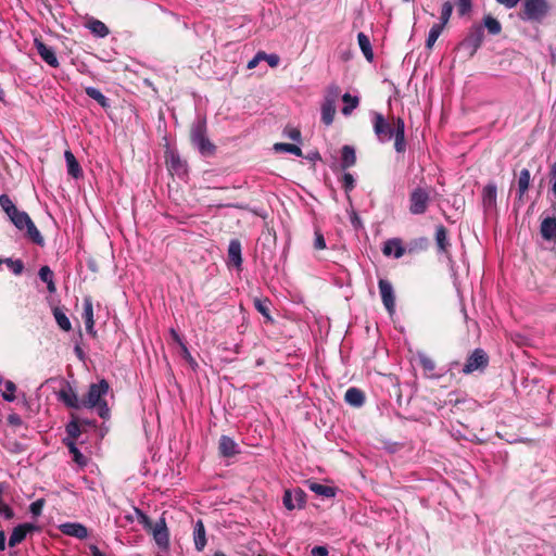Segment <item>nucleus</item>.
Listing matches in <instances>:
<instances>
[{
    "label": "nucleus",
    "instance_id": "4be33fe9",
    "mask_svg": "<svg viewBox=\"0 0 556 556\" xmlns=\"http://www.w3.org/2000/svg\"><path fill=\"white\" fill-rule=\"evenodd\" d=\"M193 541L195 549L202 552L206 546L205 527L201 519H199L193 529Z\"/></svg>",
    "mask_w": 556,
    "mask_h": 556
},
{
    "label": "nucleus",
    "instance_id": "f704fd0d",
    "mask_svg": "<svg viewBox=\"0 0 556 556\" xmlns=\"http://www.w3.org/2000/svg\"><path fill=\"white\" fill-rule=\"evenodd\" d=\"M336 104L323 102L321 104V122L329 126L333 123L336 116Z\"/></svg>",
    "mask_w": 556,
    "mask_h": 556
},
{
    "label": "nucleus",
    "instance_id": "9d476101",
    "mask_svg": "<svg viewBox=\"0 0 556 556\" xmlns=\"http://www.w3.org/2000/svg\"><path fill=\"white\" fill-rule=\"evenodd\" d=\"M282 503L288 510H293L295 507L301 508L305 504V493L299 488L293 491L286 490Z\"/></svg>",
    "mask_w": 556,
    "mask_h": 556
},
{
    "label": "nucleus",
    "instance_id": "4c0bfd02",
    "mask_svg": "<svg viewBox=\"0 0 556 556\" xmlns=\"http://www.w3.org/2000/svg\"><path fill=\"white\" fill-rule=\"evenodd\" d=\"M53 316L55 318V321L58 324V326L64 330V331H70L72 329V324L68 319V317L66 316V314L59 307H55L53 309Z\"/></svg>",
    "mask_w": 556,
    "mask_h": 556
},
{
    "label": "nucleus",
    "instance_id": "79ce46f5",
    "mask_svg": "<svg viewBox=\"0 0 556 556\" xmlns=\"http://www.w3.org/2000/svg\"><path fill=\"white\" fill-rule=\"evenodd\" d=\"M341 94V88L337 84H331L327 87L323 102L336 104Z\"/></svg>",
    "mask_w": 556,
    "mask_h": 556
},
{
    "label": "nucleus",
    "instance_id": "f8f14e48",
    "mask_svg": "<svg viewBox=\"0 0 556 556\" xmlns=\"http://www.w3.org/2000/svg\"><path fill=\"white\" fill-rule=\"evenodd\" d=\"M36 530H38V528L35 525L28 522L16 526L10 535L9 546L14 547L18 545L26 539L28 533H31Z\"/></svg>",
    "mask_w": 556,
    "mask_h": 556
},
{
    "label": "nucleus",
    "instance_id": "052dcab7",
    "mask_svg": "<svg viewBox=\"0 0 556 556\" xmlns=\"http://www.w3.org/2000/svg\"><path fill=\"white\" fill-rule=\"evenodd\" d=\"M285 132L290 139L294 141L301 140V131L296 128H286Z\"/></svg>",
    "mask_w": 556,
    "mask_h": 556
},
{
    "label": "nucleus",
    "instance_id": "4468645a",
    "mask_svg": "<svg viewBox=\"0 0 556 556\" xmlns=\"http://www.w3.org/2000/svg\"><path fill=\"white\" fill-rule=\"evenodd\" d=\"M382 253L386 256L394 255L395 258H401L406 254V248L400 238H392L383 243Z\"/></svg>",
    "mask_w": 556,
    "mask_h": 556
},
{
    "label": "nucleus",
    "instance_id": "69168bd1",
    "mask_svg": "<svg viewBox=\"0 0 556 556\" xmlns=\"http://www.w3.org/2000/svg\"><path fill=\"white\" fill-rule=\"evenodd\" d=\"M74 352L80 361H85V352L79 344L75 345Z\"/></svg>",
    "mask_w": 556,
    "mask_h": 556
},
{
    "label": "nucleus",
    "instance_id": "0e129e2a",
    "mask_svg": "<svg viewBox=\"0 0 556 556\" xmlns=\"http://www.w3.org/2000/svg\"><path fill=\"white\" fill-rule=\"evenodd\" d=\"M498 3L505 5L508 9L515 8L520 0H496Z\"/></svg>",
    "mask_w": 556,
    "mask_h": 556
},
{
    "label": "nucleus",
    "instance_id": "de8ad7c7",
    "mask_svg": "<svg viewBox=\"0 0 556 556\" xmlns=\"http://www.w3.org/2000/svg\"><path fill=\"white\" fill-rule=\"evenodd\" d=\"M4 492V483L0 482V515L5 519L10 520L14 518L13 509L2 501V494Z\"/></svg>",
    "mask_w": 556,
    "mask_h": 556
},
{
    "label": "nucleus",
    "instance_id": "a19ab883",
    "mask_svg": "<svg viewBox=\"0 0 556 556\" xmlns=\"http://www.w3.org/2000/svg\"><path fill=\"white\" fill-rule=\"evenodd\" d=\"M444 27H443V24H433L429 30V34H428V38L426 40V47L428 49H432V47L434 46L435 41L438 40V38L440 37V35L442 34Z\"/></svg>",
    "mask_w": 556,
    "mask_h": 556
},
{
    "label": "nucleus",
    "instance_id": "f257e3e1",
    "mask_svg": "<svg viewBox=\"0 0 556 556\" xmlns=\"http://www.w3.org/2000/svg\"><path fill=\"white\" fill-rule=\"evenodd\" d=\"M372 130L380 143L394 141V149L397 153H404L407 148L405 137V123L400 116L387 118L382 113L372 112Z\"/></svg>",
    "mask_w": 556,
    "mask_h": 556
},
{
    "label": "nucleus",
    "instance_id": "6e6d98bb",
    "mask_svg": "<svg viewBox=\"0 0 556 556\" xmlns=\"http://www.w3.org/2000/svg\"><path fill=\"white\" fill-rule=\"evenodd\" d=\"M456 7H457V13L460 16H465L471 11L472 2H471V0H457Z\"/></svg>",
    "mask_w": 556,
    "mask_h": 556
},
{
    "label": "nucleus",
    "instance_id": "7ed1b4c3",
    "mask_svg": "<svg viewBox=\"0 0 556 556\" xmlns=\"http://www.w3.org/2000/svg\"><path fill=\"white\" fill-rule=\"evenodd\" d=\"M189 140L202 156L211 157L215 155L216 146L207 137L206 123L204 121H199L192 125Z\"/></svg>",
    "mask_w": 556,
    "mask_h": 556
},
{
    "label": "nucleus",
    "instance_id": "8fccbe9b",
    "mask_svg": "<svg viewBox=\"0 0 556 556\" xmlns=\"http://www.w3.org/2000/svg\"><path fill=\"white\" fill-rule=\"evenodd\" d=\"M452 12H453L452 2L445 1L441 8V15H440L439 24H443V27H445V25L448 23V21L451 18Z\"/></svg>",
    "mask_w": 556,
    "mask_h": 556
},
{
    "label": "nucleus",
    "instance_id": "dca6fc26",
    "mask_svg": "<svg viewBox=\"0 0 556 556\" xmlns=\"http://www.w3.org/2000/svg\"><path fill=\"white\" fill-rule=\"evenodd\" d=\"M241 251H242V247H241L240 240L239 239L230 240L229 245H228V253H227L228 265H232L236 268L241 267L242 261H243Z\"/></svg>",
    "mask_w": 556,
    "mask_h": 556
},
{
    "label": "nucleus",
    "instance_id": "72a5a7b5",
    "mask_svg": "<svg viewBox=\"0 0 556 556\" xmlns=\"http://www.w3.org/2000/svg\"><path fill=\"white\" fill-rule=\"evenodd\" d=\"M308 488L315 494L327 497V498L333 497L336 495L334 488L325 485L321 483L309 482Z\"/></svg>",
    "mask_w": 556,
    "mask_h": 556
},
{
    "label": "nucleus",
    "instance_id": "c756f323",
    "mask_svg": "<svg viewBox=\"0 0 556 556\" xmlns=\"http://www.w3.org/2000/svg\"><path fill=\"white\" fill-rule=\"evenodd\" d=\"M39 278L47 283V289L50 293H54L56 291V287L53 280V271L49 266L45 265L39 269Z\"/></svg>",
    "mask_w": 556,
    "mask_h": 556
},
{
    "label": "nucleus",
    "instance_id": "5fc2aeb1",
    "mask_svg": "<svg viewBox=\"0 0 556 556\" xmlns=\"http://www.w3.org/2000/svg\"><path fill=\"white\" fill-rule=\"evenodd\" d=\"M135 511L138 516L139 522L143 526V528L148 531H151L155 523H153L152 520L149 518V516L146 515L139 508H135Z\"/></svg>",
    "mask_w": 556,
    "mask_h": 556
},
{
    "label": "nucleus",
    "instance_id": "bf43d9fd",
    "mask_svg": "<svg viewBox=\"0 0 556 556\" xmlns=\"http://www.w3.org/2000/svg\"><path fill=\"white\" fill-rule=\"evenodd\" d=\"M8 424L13 427L22 426L23 421L18 414L12 413L8 416Z\"/></svg>",
    "mask_w": 556,
    "mask_h": 556
},
{
    "label": "nucleus",
    "instance_id": "a878e982",
    "mask_svg": "<svg viewBox=\"0 0 556 556\" xmlns=\"http://www.w3.org/2000/svg\"><path fill=\"white\" fill-rule=\"evenodd\" d=\"M344 400L354 407H361L365 402V394L357 388H349L345 392Z\"/></svg>",
    "mask_w": 556,
    "mask_h": 556
},
{
    "label": "nucleus",
    "instance_id": "6ab92c4d",
    "mask_svg": "<svg viewBox=\"0 0 556 556\" xmlns=\"http://www.w3.org/2000/svg\"><path fill=\"white\" fill-rule=\"evenodd\" d=\"M434 239L437 242L438 251L443 254H447L451 248L448 240V230L444 225H438L435 227Z\"/></svg>",
    "mask_w": 556,
    "mask_h": 556
},
{
    "label": "nucleus",
    "instance_id": "37998d69",
    "mask_svg": "<svg viewBox=\"0 0 556 556\" xmlns=\"http://www.w3.org/2000/svg\"><path fill=\"white\" fill-rule=\"evenodd\" d=\"M270 301L268 299H254V307L262 314L266 319L271 320L270 316Z\"/></svg>",
    "mask_w": 556,
    "mask_h": 556
},
{
    "label": "nucleus",
    "instance_id": "49530a36",
    "mask_svg": "<svg viewBox=\"0 0 556 556\" xmlns=\"http://www.w3.org/2000/svg\"><path fill=\"white\" fill-rule=\"evenodd\" d=\"M483 24L491 35H498L502 31L501 23L491 15L484 16Z\"/></svg>",
    "mask_w": 556,
    "mask_h": 556
},
{
    "label": "nucleus",
    "instance_id": "58836bf2",
    "mask_svg": "<svg viewBox=\"0 0 556 556\" xmlns=\"http://www.w3.org/2000/svg\"><path fill=\"white\" fill-rule=\"evenodd\" d=\"M25 229L29 240H31L34 243L40 247L45 244V239L33 220L25 227Z\"/></svg>",
    "mask_w": 556,
    "mask_h": 556
},
{
    "label": "nucleus",
    "instance_id": "473e14b6",
    "mask_svg": "<svg viewBox=\"0 0 556 556\" xmlns=\"http://www.w3.org/2000/svg\"><path fill=\"white\" fill-rule=\"evenodd\" d=\"M405 248H406L407 254H417L419 252L427 250L428 239L425 237L416 238V239L409 241L407 243V245H405Z\"/></svg>",
    "mask_w": 556,
    "mask_h": 556
},
{
    "label": "nucleus",
    "instance_id": "a18cd8bd",
    "mask_svg": "<svg viewBox=\"0 0 556 556\" xmlns=\"http://www.w3.org/2000/svg\"><path fill=\"white\" fill-rule=\"evenodd\" d=\"M274 150L276 152H287V153H291V154H294L296 156H302V150L295 146V144H292V143H285V142H278V143H275L274 144Z\"/></svg>",
    "mask_w": 556,
    "mask_h": 556
},
{
    "label": "nucleus",
    "instance_id": "e433bc0d",
    "mask_svg": "<svg viewBox=\"0 0 556 556\" xmlns=\"http://www.w3.org/2000/svg\"><path fill=\"white\" fill-rule=\"evenodd\" d=\"M517 184H518L519 199H521L523 197V194L529 189V185H530V172H529V169L523 168V169L520 170Z\"/></svg>",
    "mask_w": 556,
    "mask_h": 556
},
{
    "label": "nucleus",
    "instance_id": "9b49d317",
    "mask_svg": "<svg viewBox=\"0 0 556 556\" xmlns=\"http://www.w3.org/2000/svg\"><path fill=\"white\" fill-rule=\"evenodd\" d=\"M34 45L38 54L48 65L52 67H59L60 63L52 47L47 46L41 39L38 38L35 39Z\"/></svg>",
    "mask_w": 556,
    "mask_h": 556
},
{
    "label": "nucleus",
    "instance_id": "20e7f679",
    "mask_svg": "<svg viewBox=\"0 0 556 556\" xmlns=\"http://www.w3.org/2000/svg\"><path fill=\"white\" fill-rule=\"evenodd\" d=\"M431 189L429 187L418 186L409 192L408 211L413 215H424L431 202Z\"/></svg>",
    "mask_w": 556,
    "mask_h": 556
},
{
    "label": "nucleus",
    "instance_id": "ddd939ff",
    "mask_svg": "<svg viewBox=\"0 0 556 556\" xmlns=\"http://www.w3.org/2000/svg\"><path fill=\"white\" fill-rule=\"evenodd\" d=\"M218 453L223 457H233L240 453L238 444L232 438L223 434L218 441Z\"/></svg>",
    "mask_w": 556,
    "mask_h": 556
},
{
    "label": "nucleus",
    "instance_id": "680f3d73",
    "mask_svg": "<svg viewBox=\"0 0 556 556\" xmlns=\"http://www.w3.org/2000/svg\"><path fill=\"white\" fill-rule=\"evenodd\" d=\"M266 62L268 63V65L270 67H276L279 65V62H280V58L278 54H275V53H271V54H267L266 56Z\"/></svg>",
    "mask_w": 556,
    "mask_h": 556
},
{
    "label": "nucleus",
    "instance_id": "3c124183",
    "mask_svg": "<svg viewBox=\"0 0 556 556\" xmlns=\"http://www.w3.org/2000/svg\"><path fill=\"white\" fill-rule=\"evenodd\" d=\"M0 206L10 216L12 213L16 212L17 207L14 205L12 200L8 194L0 195Z\"/></svg>",
    "mask_w": 556,
    "mask_h": 556
},
{
    "label": "nucleus",
    "instance_id": "774afa93",
    "mask_svg": "<svg viewBox=\"0 0 556 556\" xmlns=\"http://www.w3.org/2000/svg\"><path fill=\"white\" fill-rule=\"evenodd\" d=\"M5 547V533L4 531L0 530V551H4Z\"/></svg>",
    "mask_w": 556,
    "mask_h": 556
},
{
    "label": "nucleus",
    "instance_id": "864d4df0",
    "mask_svg": "<svg viewBox=\"0 0 556 556\" xmlns=\"http://www.w3.org/2000/svg\"><path fill=\"white\" fill-rule=\"evenodd\" d=\"M341 184H342V188L344 189V191L346 193H349L350 191H352L355 187V179L353 177L352 174L350 173H344L341 177Z\"/></svg>",
    "mask_w": 556,
    "mask_h": 556
},
{
    "label": "nucleus",
    "instance_id": "09e8293b",
    "mask_svg": "<svg viewBox=\"0 0 556 556\" xmlns=\"http://www.w3.org/2000/svg\"><path fill=\"white\" fill-rule=\"evenodd\" d=\"M5 263L8 267L13 271L14 275L18 276L24 270V263L21 260H12V258H0V264Z\"/></svg>",
    "mask_w": 556,
    "mask_h": 556
},
{
    "label": "nucleus",
    "instance_id": "f03ea898",
    "mask_svg": "<svg viewBox=\"0 0 556 556\" xmlns=\"http://www.w3.org/2000/svg\"><path fill=\"white\" fill-rule=\"evenodd\" d=\"M110 390V384L105 379H101L97 383H91L85 396H83L84 408H94L102 419H109L111 410L105 400V395Z\"/></svg>",
    "mask_w": 556,
    "mask_h": 556
},
{
    "label": "nucleus",
    "instance_id": "338daca9",
    "mask_svg": "<svg viewBox=\"0 0 556 556\" xmlns=\"http://www.w3.org/2000/svg\"><path fill=\"white\" fill-rule=\"evenodd\" d=\"M91 556H105L104 553H102L97 545L91 544L89 546Z\"/></svg>",
    "mask_w": 556,
    "mask_h": 556
},
{
    "label": "nucleus",
    "instance_id": "423d86ee",
    "mask_svg": "<svg viewBox=\"0 0 556 556\" xmlns=\"http://www.w3.org/2000/svg\"><path fill=\"white\" fill-rule=\"evenodd\" d=\"M490 363L488 353L481 349H475L466 358V362L462 368L464 375H471L476 371L483 372Z\"/></svg>",
    "mask_w": 556,
    "mask_h": 556
},
{
    "label": "nucleus",
    "instance_id": "b1692460",
    "mask_svg": "<svg viewBox=\"0 0 556 556\" xmlns=\"http://www.w3.org/2000/svg\"><path fill=\"white\" fill-rule=\"evenodd\" d=\"M356 164V153L352 146L345 144L341 149V163L342 169H348Z\"/></svg>",
    "mask_w": 556,
    "mask_h": 556
},
{
    "label": "nucleus",
    "instance_id": "6e6552de",
    "mask_svg": "<svg viewBox=\"0 0 556 556\" xmlns=\"http://www.w3.org/2000/svg\"><path fill=\"white\" fill-rule=\"evenodd\" d=\"M58 399L68 408H84L83 397H78L77 392L72 388V386L68 382H65L64 387L59 391Z\"/></svg>",
    "mask_w": 556,
    "mask_h": 556
},
{
    "label": "nucleus",
    "instance_id": "13d9d810",
    "mask_svg": "<svg viewBox=\"0 0 556 556\" xmlns=\"http://www.w3.org/2000/svg\"><path fill=\"white\" fill-rule=\"evenodd\" d=\"M43 506H45V500L39 498L30 504L29 510L34 516H39L42 511Z\"/></svg>",
    "mask_w": 556,
    "mask_h": 556
},
{
    "label": "nucleus",
    "instance_id": "c03bdc74",
    "mask_svg": "<svg viewBox=\"0 0 556 556\" xmlns=\"http://www.w3.org/2000/svg\"><path fill=\"white\" fill-rule=\"evenodd\" d=\"M418 364L424 369L425 372L431 374L435 369L434 359L425 353L418 354Z\"/></svg>",
    "mask_w": 556,
    "mask_h": 556
},
{
    "label": "nucleus",
    "instance_id": "4d7b16f0",
    "mask_svg": "<svg viewBox=\"0 0 556 556\" xmlns=\"http://www.w3.org/2000/svg\"><path fill=\"white\" fill-rule=\"evenodd\" d=\"M314 248L318 251L326 249L324 235L318 229L315 230Z\"/></svg>",
    "mask_w": 556,
    "mask_h": 556
},
{
    "label": "nucleus",
    "instance_id": "cd10ccee",
    "mask_svg": "<svg viewBox=\"0 0 556 556\" xmlns=\"http://www.w3.org/2000/svg\"><path fill=\"white\" fill-rule=\"evenodd\" d=\"M357 41H358V46H359L364 56L366 58V60L371 62L374 59V52H372L369 37L367 35H365L364 33H358Z\"/></svg>",
    "mask_w": 556,
    "mask_h": 556
},
{
    "label": "nucleus",
    "instance_id": "412c9836",
    "mask_svg": "<svg viewBox=\"0 0 556 556\" xmlns=\"http://www.w3.org/2000/svg\"><path fill=\"white\" fill-rule=\"evenodd\" d=\"M85 27L99 38H104L110 34L109 27L103 22L94 17L87 18Z\"/></svg>",
    "mask_w": 556,
    "mask_h": 556
},
{
    "label": "nucleus",
    "instance_id": "39448f33",
    "mask_svg": "<svg viewBox=\"0 0 556 556\" xmlns=\"http://www.w3.org/2000/svg\"><path fill=\"white\" fill-rule=\"evenodd\" d=\"M548 3L546 0H525L519 17L522 21H542L548 12Z\"/></svg>",
    "mask_w": 556,
    "mask_h": 556
},
{
    "label": "nucleus",
    "instance_id": "bb28decb",
    "mask_svg": "<svg viewBox=\"0 0 556 556\" xmlns=\"http://www.w3.org/2000/svg\"><path fill=\"white\" fill-rule=\"evenodd\" d=\"M9 218L20 230L25 229V227L31 222L29 215L24 211H20L18 208L16 212L12 213Z\"/></svg>",
    "mask_w": 556,
    "mask_h": 556
},
{
    "label": "nucleus",
    "instance_id": "f3484780",
    "mask_svg": "<svg viewBox=\"0 0 556 556\" xmlns=\"http://www.w3.org/2000/svg\"><path fill=\"white\" fill-rule=\"evenodd\" d=\"M83 318L85 321L87 332L90 336L96 337L97 331L94 330L93 304H92V300L90 296H86L84 299Z\"/></svg>",
    "mask_w": 556,
    "mask_h": 556
},
{
    "label": "nucleus",
    "instance_id": "a211bd4d",
    "mask_svg": "<svg viewBox=\"0 0 556 556\" xmlns=\"http://www.w3.org/2000/svg\"><path fill=\"white\" fill-rule=\"evenodd\" d=\"M60 531L68 536H73L79 540L88 536L87 528L78 522H66L60 526Z\"/></svg>",
    "mask_w": 556,
    "mask_h": 556
},
{
    "label": "nucleus",
    "instance_id": "393cba45",
    "mask_svg": "<svg viewBox=\"0 0 556 556\" xmlns=\"http://www.w3.org/2000/svg\"><path fill=\"white\" fill-rule=\"evenodd\" d=\"M64 157H65V161H66L68 175H71L73 178L81 177L83 176V169H81L78 161L76 160L75 155L72 153L71 150H66L64 152Z\"/></svg>",
    "mask_w": 556,
    "mask_h": 556
},
{
    "label": "nucleus",
    "instance_id": "aec40b11",
    "mask_svg": "<svg viewBox=\"0 0 556 556\" xmlns=\"http://www.w3.org/2000/svg\"><path fill=\"white\" fill-rule=\"evenodd\" d=\"M497 188L493 182L484 186L482 190V204L485 211H490L496 207Z\"/></svg>",
    "mask_w": 556,
    "mask_h": 556
},
{
    "label": "nucleus",
    "instance_id": "5701e85b",
    "mask_svg": "<svg viewBox=\"0 0 556 556\" xmlns=\"http://www.w3.org/2000/svg\"><path fill=\"white\" fill-rule=\"evenodd\" d=\"M540 232L543 239L545 240H554L556 239V218L555 217H546L542 220Z\"/></svg>",
    "mask_w": 556,
    "mask_h": 556
},
{
    "label": "nucleus",
    "instance_id": "ea45409f",
    "mask_svg": "<svg viewBox=\"0 0 556 556\" xmlns=\"http://www.w3.org/2000/svg\"><path fill=\"white\" fill-rule=\"evenodd\" d=\"M342 101L345 105L342 108V114L349 116L353 110L358 106L359 100L357 97L351 96L350 93H344L342 96Z\"/></svg>",
    "mask_w": 556,
    "mask_h": 556
},
{
    "label": "nucleus",
    "instance_id": "1a4fd4ad",
    "mask_svg": "<svg viewBox=\"0 0 556 556\" xmlns=\"http://www.w3.org/2000/svg\"><path fill=\"white\" fill-rule=\"evenodd\" d=\"M378 287L383 306L389 314H393L395 311V294L392 283L389 280L381 278L378 281Z\"/></svg>",
    "mask_w": 556,
    "mask_h": 556
},
{
    "label": "nucleus",
    "instance_id": "e2e57ef3",
    "mask_svg": "<svg viewBox=\"0 0 556 556\" xmlns=\"http://www.w3.org/2000/svg\"><path fill=\"white\" fill-rule=\"evenodd\" d=\"M313 556H329L328 549L325 546H315L312 549Z\"/></svg>",
    "mask_w": 556,
    "mask_h": 556
},
{
    "label": "nucleus",
    "instance_id": "603ef678",
    "mask_svg": "<svg viewBox=\"0 0 556 556\" xmlns=\"http://www.w3.org/2000/svg\"><path fill=\"white\" fill-rule=\"evenodd\" d=\"M5 390L2 392V397L8 402L15 400L16 386L13 381L7 380L4 382Z\"/></svg>",
    "mask_w": 556,
    "mask_h": 556
},
{
    "label": "nucleus",
    "instance_id": "0eeeda50",
    "mask_svg": "<svg viewBox=\"0 0 556 556\" xmlns=\"http://www.w3.org/2000/svg\"><path fill=\"white\" fill-rule=\"evenodd\" d=\"M484 38V31L481 25H472L467 36L459 43V49L467 52L469 58H472L478 49L481 47Z\"/></svg>",
    "mask_w": 556,
    "mask_h": 556
},
{
    "label": "nucleus",
    "instance_id": "2eb2a0df",
    "mask_svg": "<svg viewBox=\"0 0 556 556\" xmlns=\"http://www.w3.org/2000/svg\"><path fill=\"white\" fill-rule=\"evenodd\" d=\"M153 538L156 544L160 547H167L169 543V534L166 527V522L164 518H161L157 522H155L154 527L151 530Z\"/></svg>",
    "mask_w": 556,
    "mask_h": 556
},
{
    "label": "nucleus",
    "instance_id": "c9c22d12",
    "mask_svg": "<svg viewBox=\"0 0 556 556\" xmlns=\"http://www.w3.org/2000/svg\"><path fill=\"white\" fill-rule=\"evenodd\" d=\"M166 164L169 170H174L176 173L184 172L186 167L185 162L181 161L180 156L174 152H170L169 155L166 156Z\"/></svg>",
    "mask_w": 556,
    "mask_h": 556
},
{
    "label": "nucleus",
    "instance_id": "c85d7f7f",
    "mask_svg": "<svg viewBox=\"0 0 556 556\" xmlns=\"http://www.w3.org/2000/svg\"><path fill=\"white\" fill-rule=\"evenodd\" d=\"M85 92L89 98L97 101L101 108L109 109L111 106L109 99L98 88L86 87Z\"/></svg>",
    "mask_w": 556,
    "mask_h": 556
},
{
    "label": "nucleus",
    "instance_id": "2f4dec72",
    "mask_svg": "<svg viewBox=\"0 0 556 556\" xmlns=\"http://www.w3.org/2000/svg\"><path fill=\"white\" fill-rule=\"evenodd\" d=\"M63 443L68 448L70 453L73 455V460L77 465L81 467L87 465V458L77 448L75 441L73 442V440H63Z\"/></svg>",
    "mask_w": 556,
    "mask_h": 556
},
{
    "label": "nucleus",
    "instance_id": "7c9ffc66",
    "mask_svg": "<svg viewBox=\"0 0 556 556\" xmlns=\"http://www.w3.org/2000/svg\"><path fill=\"white\" fill-rule=\"evenodd\" d=\"M65 430L67 433V438H65L64 440H73V442L76 441L81 434L79 419L76 416L72 415V420L66 425Z\"/></svg>",
    "mask_w": 556,
    "mask_h": 556
}]
</instances>
